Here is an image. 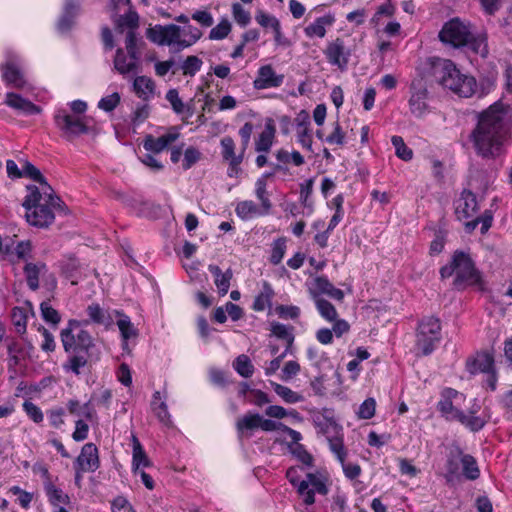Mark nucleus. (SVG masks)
<instances>
[{"instance_id": "1", "label": "nucleus", "mask_w": 512, "mask_h": 512, "mask_svg": "<svg viewBox=\"0 0 512 512\" xmlns=\"http://www.w3.org/2000/svg\"><path fill=\"white\" fill-rule=\"evenodd\" d=\"M512 113L509 105L501 101L482 111V157H497L509 141Z\"/></svg>"}, {"instance_id": "2", "label": "nucleus", "mask_w": 512, "mask_h": 512, "mask_svg": "<svg viewBox=\"0 0 512 512\" xmlns=\"http://www.w3.org/2000/svg\"><path fill=\"white\" fill-rule=\"evenodd\" d=\"M28 191L23 202L27 222L40 228L48 227L55 218L53 209L60 207V198L53 194L51 186H45L43 191L36 186H28Z\"/></svg>"}, {"instance_id": "3", "label": "nucleus", "mask_w": 512, "mask_h": 512, "mask_svg": "<svg viewBox=\"0 0 512 512\" xmlns=\"http://www.w3.org/2000/svg\"><path fill=\"white\" fill-rule=\"evenodd\" d=\"M203 35V32L192 25L184 27L176 24L156 25L148 28L147 38L160 46H168L174 52H180L194 45Z\"/></svg>"}, {"instance_id": "4", "label": "nucleus", "mask_w": 512, "mask_h": 512, "mask_svg": "<svg viewBox=\"0 0 512 512\" xmlns=\"http://www.w3.org/2000/svg\"><path fill=\"white\" fill-rule=\"evenodd\" d=\"M304 467L292 466L286 472L290 484L296 488L297 493L302 497L303 503L311 506L315 503V494L327 495L329 492L330 479L324 470L307 472L305 479L301 478Z\"/></svg>"}, {"instance_id": "5", "label": "nucleus", "mask_w": 512, "mask_h": 512, "mask_svg": "<svg viewBox=\"0 0 512 512\" xmlns=\"http://www.w3.org/2000/svg\"><path fill=\"white\" fill-rule=\"evenodd\" d=\"M440 276L442 279L454 277L452 285L457 290H462L479 280L473 257L463 250L453 252L449 263L441 267Z\"/></svg>"}, {"instance_id": "6", "label": "nucleus", "mask_w": 512, "mask_h": 512, "mask_svg": "<svg viewBox=\"0 0 512 512\" xmlns=\"http://www.w3.org/2000/svg\"><path fill=\"white\" fill-rule=\"evenodd\" d=\"M433 74L440 85L460 97H470L475 92V79L461 74L451 60H437L433 65Z\"/></svg>"}, {"instance_id": "7", "label": "nucleus", "mask_w": 512, "mask_h": 512, "mask_svg": "<svg viewBox=\"0 0 512 512\" xmlns=\"http://www.w3.org/2000/svg\"><path fill=\"white\" fill-rule=\"evenodd\" d=\"M438 38L445 45L454 48L469 47L475 53L477 52V43L471 24L458 17L444 23L439 31Z\"/></svg>"}, {"instance_id": "8", "label": "nucleus", "mask_w": 512, "mask_h": 512, "mask_svg": "<svg viewBox=\"0 0 512 512\" xmlns=\"http://www.w3.org/2000/svg\"><path fill=\"white\" fill-rule=\"evenodd\" d=\"M463 395L453 388H445L441 392V399L438 402V410L447 420H456L469 428L471 431L480 429V421L477 416L465 415L460 410V404L463 401Z\"/></svg>"}, {"instance_id": "9", "label": "nucleus", "mask_w": 512, "mask_h": 512, "mask_svg": "<svg viewBox=\"0 0 512 512\" xmlns=\"http://www.w3.org/2000/svg\"><path fill=\"white\" fill-rule=\"evenodd\" d=\"M87 320H70L67 328L61 331V341L66 352L72 349H79L91 353L95 347L92 336L84 329Z\"/></svg>"}, {"instance_id": "10", "label": "nucleus", "mask_w": 512, "mask_h": 512, "mask_svg": "<svg viewBox=\"0 0 512 512\" xmlns=\"http://www.w3.org/2000/svg\"><path fill=\"white\" fill-rule=\"evenodd\" d=\"M441 325L439 319L435 317H426L418 325L416 334V353L417 355H430L436 348L441 339Z\"/></svg>"}, {"instance_id": "11", "label": "nucleus", "mask_w": 512, "mask_h": 512, "mask_svg": "<svg viewBox=\"0 0 512 512\" xmlns=\"http://www.w3.org/2000/svg\"><path fill=\"white\" fill-rule=\"evenodd\" d=\"M0 71L1 78L8 87L23 89L28 85L23 60L15 52H6Z\"/></svg>"}, {"instance_id": "12", "label": "nucleus", "mask_w": 512, "mask_h": 512, "mask_svg": "<svg viewBox=\"0 0 512 512\" xmlns=\"http://www.w3.org/2000/svg\"><path fill=\"white\" fill-rule=\"evenodd\" d=\"M455 214L463 222L467 232L473 231L480 222L477 196L471 191L464 190L455 202Z\"/></svg>"}, {"instance_id": "13", "label": "nucleus", "mask_w": 512, "mask_h": 512, "mask_svg": "<svg viewBox=\"0 0 512 512\" xmlns=\"http://www.w3.org/2000/svg\"><path fill=\"white\" fill-rule=\"evenodd\" d=\"M54 122L56 127L60 130L61 135L69 141L89 132L84 117L73 115L63 108L56 110Z\"/></svg>"}, {"instance_id": "14", "label": "nucleus", "mask_w": 512, "mask_h": 512, "mask_svg": "<svg viewBox=\"0 0 512 512\" xmlns=\"http://www.w3.org/2000/svg\"><path fill=\"white\" fill-rule=\"evenodd\" d=\"M462 469L463 475L471 480L478 478L479 469L477 460L469 455L463 453L461 450L456 449L452 451L447 462L448 472L451 474H457Z\"/></svg>"}, {"instance_id": "15", "label": "nucleus", "mask_w": 512, "mask_h": 512, "mask_svg": "<svg viewBox=\"0 0 512 512\" xmlns=\"http://www.w3.org/2000/svg\"><path fill=\"white\" fill-rule=\"evenodd\" d=\"M410 92L409 110L414 117L423 118L429 111V106L426 102L428 90L424 80L422 78L414 79L410 85Z\"/></svg>"}, {"instance_id": "16", "label": "nucleus", "mask_w": 512, "mask_h": 512, "mask_svg": "<svg viewBox=\"0 0 512 512\" xmlns=\"http://www.w3.org/2000/svg\"><path fill=\"white\" fill-rule=\"evenodd\" d=\"M100 466L98 449L93 443H86L76 458L75 469H76V481H79L82 477V473L94 472Z\"/></svg>"}, {"instance_id": "17", "label": "nucleus", "mask_w": 512, "mask_h": 512, "mask_svg": "<svg viewBox=\"0 0 512 512\" xmlns=\"http://www.w3.org/2000/svg\"><path fill=\"white\" fill-rule=\"evenodd\" d=\"M308 293L310 298L314 301L317 299H324L322 295L342 301L344 298V292L341 289L336 288L326 276H317L307 283Z\"/></svg>"}, {"instance_id": "18", "label": "nucleus", "mask_w": 512, "mask_h": 512, "mask_svg": "<svg viewBox=\"0 0 512 512\" xmlns=\"http://www.w3.org/2000/svg\"><path fill=\"white\" fill-rule=\"evenodd\" d=\"M324 54L331 65L337 66L341 70L346 69L351 55L350 50L340 38L329 42Z\"/></svg>"}, {"instance_id": "19", "label": "nucleus", "mask_w": 512, "mask_h": 512, "mask_svg": "<svg viewBox=\"0 0 512 512\" xmlns=\"http://www.w3.org/2000/svg\"><path fill=\"white\" fill-rule=\"evenodd\" d=\"M284 82V75L277 74L269 64L261 66L257 71V76L253 81V87L256 90L269 88H278Z\"/></svg>"}, {"instance_id": "20", "label": "nucleus", "mask_w": 512, "mask_h": 512, "mask_svg": "<svg viewBox=\"0 0 512 512\" xmlns=\"http://www.w3.org/2000/svg\"><path fill=\"white\" fill-rule=\"evenodd\" d=\"M295 122L298 143L308 151H312V134L309 114L304 110L300 111L295 118Z\"/></svg>"}, {"instance_id": "21", "label": "nucleus", "mask_w": 512, "mask_h": 512, "mask_svg": "<svg viewBox=\"0 0 512 512\" xmlns=\"http://www.w3.org/2000/svg\"><path fill=\"white\" fill-rule=\"evenodd\" d=\"M180 134L173 128L167 134L160 137L147 135L143 141V147L146 151L153 153H160L165 150L170 144L179 138Z\"/></svg>"}, {"instance_id": "22", "label": "nucleus", "mask_w": 512, "mask_h": 512, "mask_svg": "<svg viewBox=\"0 0 512 512\" xmlns=\"http://www.w3.org/2000/svg\"><path fill=\"white\" fill-rule=\"evenodd\" d=\"M484 382L490 391L496 389L497 373L493 351L482 352V384Z\"/></svg>"}, {"instance_id": "23", "label": "nucleus", "mask_w": 512, "mask_h": 512, "mask_svg": "<svg viewBox=\"0 0 512 512\" xmlns=\"http://www.w3.org/2000/svg\"><path fill=\"white\" fill-rule=\"evenodd\" d=\"M138 60L139 55H131L125 53L123 49H118L114 59V67L122 75L134 73L138 67Z\"/></svg>"}, {"instance_id": "24", "label": "nucleus", "mask_w": 512, "mask_h": 512, "mask_svg": "<svg viewBox=\"0 0 512 512\" xmlns=\"http://www.w3.org/2000/svg\"><path fill=\"white\" fill-rule=\"evenodd\" d=\"M5 103L19 112L26 115L39 114L41 112L40 107L33 104L31 101L24 99L20 95L9 92L6 94Z\"/></svg>"}, {"instance_id": "25", "label": "nucleus", "mask_w": 512, "mask_h": 512, "mask_svg": "<svg viewBox=\"0 0 512 512\" xmlns=\"http://www.w3.org/2000/svg\"><path fill=\"white\" fill-rule=\"evenodd\" d=\"M208 270L214 277V284L217 287L219 295L225 296L229 291L233 277L232 270L229 268L225 272H222V270L214 264H210Z\"/></svg>"}, {"instance_id": "26", "label": "nucleus", "mask_w": 512, "mask_h": 512, "mask_svg": "<svg viewBox=\"0 0 512 512\" xmlns=\"http://www.w3.org/2000/svg\"><path fill=\"white\" fill-rule=\"evenodd\" d=\"M115 313L117 316H119V319L117 320V326L123 340L122 348L124 351H128V340L136 338L138 336V330L134 327L133 323L127 315L119 311H115Z\"/></svg>"}, {"instance_id": "27", "label": "nucleus", "mask_w": 512, "mask_h": 512, "mask_svg": "<svg viewBox=\"0 0 512 512\" xmlns=\"http://www.w3.org/2000/svg\"><path fill=\"white\" fill-rule=\"evenodd\" d=\"M79 4L75 0H66L64 11L58 21V30L60 32H67L74 24V18L78 14Z\"/></svg>"}, {"instance_id": "28", "label": "nucleus", "mask_w": 512, "mask_h": 512, "mask_svg": "<svg viewBox=\"0 0 512 512\" xmlns=\"http://www.w3.org/2000/svg\"><path fill=\"white\" fill-rule=\"evenodd\" d=\"M334 22L332 15H324L318 17L313 23L305 27V35L309 38H323L326 35V27L331 26Z\"/></svg>"}, {"instance_id": "29", "label": "nucleus", "mask_w": 512, "mask_h": 512, "mask_svg": "<svg viewBox=\"0 0 512 512\" xmlns=\"http://www.w3.org/2000/svg\"><path fill=\"white\" fill-rule=\"evenodd\" d=\"M235 213L243 221L265 215L264 209L262 207L259 208L252 200H243L238 202L235 207Z\"/></svg>"}, {"instance_id": "30", "label": "nucleus", "mask_w": 512, "mask_h": 512, "mask_svg": "<svg viewBox=\"0 0 512 512\" xmlns=\"http://www.w3.org/2000/svg\"><path fill=\"white\" fill-rule=\"evenodd\" d=\"M275 126L272 121L269 120L264 127V130L260 133L255 143V150L257 152H268L272 145L275 137Z\"/></svg>"}, {"instance_id": "31", "label": "nucleus", "mask_w": 512, "mask_h": 512, "mask_svg": "<svg viewBox=\"0 0 512 512\" xmlns=\"http://www.w3.org/2000/svg\"><path fill=\"white\" fill-rule=\"evenodd\" d=\"M46 271V265L42 262L27 263L24 267V273L28 287L35 291L39 288V277Z\"/></svg>"}, {"instance_id": "32", "label": "nucleus", "mask_w": 512, "mask_h": 512, "mask_svg": "<svg viewBox=\"0 0 512 512\" xmlns=\"http://www.w3.org/2000/svg\"><path fill=\"white\" fill-rule=\"evenodd\" d=\"M86 312L89 317L87 320L88 324L92 322L99 325L109 326L113 322L111 315L99 304L93 303L89 305L86 309Z\"/></svg>"}, {"instance_id": "33", "label": "nucleus", "mask_w": 512, "mask_h": 512, "mask_svg": "<svg viewBox=\"0 0 512 512\" xmlns=\"http://www.w3.org/2000/svg\"><path fill=\"white\" fill-rule=\"evenodd\" d=\"M222 156L225 160L230 162L231 169H236L242 162L243 153L236 156L234 149L235 143L231 137H224L221 140Z\"/></svg>"}, {"instance_id": "34", "label": "nucleus", "mask_w": 512, "mask_h": 512, "mask_svg": "<svg viewBox=\"0 0 512 512\" xmlns=\"http://www.w3.org/2000/svg\"><path fill=\"white\" fill-rule=\"evenodd\" d=\"M260 414L247 413L236 422V429L240 437L244 436L247 431H253L259 428Z\"/></svg>"}, {"instance_id": "35", "label": "nucleus", "mask_w": 512, "mask_h": 512, "mask_svg": "<svg viewBox=\"0 0 512 512\" xmlns=\"http://www.w3.org/2000/svg\"><path fill=\"white\" fill-rule=\"evenodd\" d=\"M133 86L136 94L140 98L148 99L154 94L155 84L151 78L146 76L136 77Z\"/></svg>"}, {"instance_id": "36", "label": "nucleus", "mask_w": 512, "mask_h": 512, "mask_svg": "<svg viewBox=\"0 0 512 512\" xmlns=\"http://www.w3.org/2000/svg\"><path fill=\"white\" fill-rule=\"evenodd\" d=\"M273 296L274 291L271 285L264 282L261 292L254 300L252 308L255 311H264L267 307L271 306Z\"/></svg>"}, {"instance_id": "37", "label": "nucleus", "mask_w": 512, "mask_h": 512, "mask_svg": "<svg viewBox=\"0 0 512 512\" xmlns=\"http://www.w3.org/2000/svg\"><path fill=\"white\" fill-rule=\"evenodd\" d=\"M255 195L261 203V207L264 209V214H268L272 208V203L269 199L267 192V183L265 176L257 179L255 183Z\"/></svg>"}, {"instance_id": "38", "label": "nucleus", "mask_w": 512, "mask_h": 512, "mask_svg": "<svg viewBox=\"0 0 512 512\" xmlns=\"http://www.w3.org/2000/svg\"><path fill=\"white\" fill-rule=\"evenodd\" d=\"M272 335L275 337L285 340L287 343V350L291 349L294 342L293 328L287 325H284L279 322L271 323L270 329Z\"/></svg>"}, {"instance_id": "39", "label": "nucleus", "mask_w": 512, "mask_h": 512, "mask_svg": "<svg viewBox=\"0 0 512 512\" xmlns=\"http://www.w3.org/2000/svg\"><path fill=\"white\" fill-rule=\"evenodd\" d=\"M150 460L148 459L139 440L133 436V470L137 472L140 467H149Z\"/></svg>"}, {"instance_id": "40", "label": "nucleus", "mask_w": 512, "mask_h": 512, "mask_svg": "<svg viewBox=\"0 0 512 512\" xmlns=\"http://www.w3.org/2000/svg\"><path fill=\"white\" fill-rule=\"evenodd\" d=\"M160 400V392L157 391L153 394V401L151 403L152 409L160 422H162L165 425H169L171 423V420L170 414L167 409V405L164 401Z\"/></svg>"}, {"instance_id": "41", "label": "nucleus", "mask_w": 512, "mask_h": 512, "mask_svg": "<svg viewBox=\"0 0 512 512\" xmlns=\"http://www.w3.org/2000/svg\"><path fill=\"white\" fill-rule=\"evenodd\" d=\"M319 315L327 322H333L338 317V312L334 305L326 299H317L313 301Z\"/></svg>"}, {"instance_id": "42", "label": "nucleus", "mask_w": 512, "mask_h": 512, "mask_svg": "<svg viewBox=\"0 0 512 512\" xmlns=\"http://www.w3.org/2000/svg\"><path fill=\"white\" fill-rule=\"evenodd\" d=\"M271 386L275 393L281 397L286 403L294 404L303 400V397L287 386L271 382Z\"/></svg>"}, {"instance_id": "43", "label": "nucleus", "mask_w": 512, "mask_h": 512, "mask_svg": "<svg viewBox=\"0 0 512 512\" xmlns=\"http://www.w3.org/2000/svg\"><path fill=\"white\" fill-rule=\"evenodd\" d=\"M22 177H28L40 184V191L44 190L45 186H50L46 179L41 174L40 170L28 161H25L22 166Z\"/></svg>"}, {"instance_id": "44", "label": "nucleus", "mask_w": 512, "mask_h": 512, "mask_svg": "<svg viewBox=\"0 0 512 512\" xmlns=\"http://www.w3.org/2000/svg\"><path fill=\"white\" fill-rule=\"evenodd\" d=\"M46 494L50 503L58 508L70 502L69 496L52 484L47 485Z\"/></svg>"}, {"instance_id": "45", "label": "nucleus", "mask_w": 512, "mask_h": 512, "mask_svg": "<svg viewBox=\"0 0 512 512\" xmlns=\"http://www.w3.org/2000/svg\"><path fill=\"white\" fill-rule=\"evenodd\" d=\"M203 61L195 55L188 56L181 64L180 69L184 76L193 77L201 70Z\"/></svg>"}, {"instance_id": "46", "label": "nucleus", "mask_w": 512, "mask_h": 512, "mask_svg": "<svg viewBox=\"0 0 512 512\" xmlns=\"http://www.w3.org/2000/svg\"><path fill=\"white\" fill-rule=\"evenodd\" d=\"M475 117L477 119L475 128L469 135L468 141H466L463 145L468 151L473 150L474 153L478 156L480 155V113H476Z\"/></svg>"}, {"instance_id": "47", "label": "nucleus", "mask_w": 512, "mask_h": 512, "mask_svg": "<svg viewBox=\"0 0 512 512\" xmlns=\"http://www.w3.org/2000/svg\"><path fill=\"white\" fill-rule=\"evenodd\" d=\"M289 451L298 461L302 463V467H312L314 464L313 456L305 449L303 445H289Z\"/></svg>"}, {"instance_id": "48", "label": "nucleus", "mask_w": 512, "mask_h": 512, "mask_svg": "<svg viewBox=\"0 0 512 512\" xmlns=\"http://www.w3.org/2000/svg\"><path fill=\"white\" fill-rule=\"evenodd\" d=\"M313 183V179H308L300 185V201L308 209V216L313 213V203L310 200L313 192Z\"/></svg>"}, {"instance_id": "49", "label": "nucleus", "mask_w": 512, "mask_h": 512, "mask_svg": "<svg viewBox=\"0 0 512 512\" xmlns=\"http://www.w3.org/2000/svg\"><path fill=\"white\" fill-rule=\"evenodd\" d=\"M486 66L488 71L487 76L485 78L482 77V94L490 92L495 87L498 77V70L493 62L486 63Z\"/></svg>"}, {"instance_id": "50", "label": "nucleus", "mask_w": 512, "mask_h": 512, "mask_svg": "<svg viewBox=\"0 0 512 512\" xmlns=\"http://www.w3.org/2000/svg\"><path fill=\"white\" fill-rule=\"evenodd\" d=\"M234 369L245 378L251 377L254 371L253 365L248 356L241 354L233 363Z\"/></svg>"}, {"instance_id": "51", "label": "nucleus", "mask_w": 512, "mask_h": 512, "mask_svg": "<svg viewBox=\"0 0 512 512\" xmlns=\"http://www.w3.org/2000/svg\"><path fill=\"white\" fill-rule=\"evenodd\" d=\"M391 142L395 148L397 157L404 161H409L413 157V151L404 143L401 136H392Z\"/></svg>"}, {"instance_id": "52", "label": "nucleus", "mask_w": 512, "mask_h": 512, "mask_svg": "<svg viewBox=\"0 0 512 512\" xmlns=\"http://www.w3.org/2000/svg\"><path fill=\"white\" fill-rule=\"evenodd\" d=\"M11 318L17 333H25L27 326V315L25 310L20 307L13 308Z\"/></svg>"}, {"instance_id": "53", "label": "nucleus", "mask_w": 512, "mask_h": 512, "mask_svg": "<svg viewBox=\"0 0 512 512\" xmlns=\"http://www.w3.org/2000/svg\"><path fill=\"white\" fill-rule=\"evenodd\" d=\"M286 252V239L285 238H278L273 242L272 245V252L270 256V262L274 265H278Z\"/></svg>"}, {"instance_id": "54", "label": "nucleus", "mask_w": 512, "mask_h": 512, "mask_svg": "<svg viewBox=\"0 0 512 512\" xmlns=\"http://www.w3.org/2000/svg\"><path fill=\"white\" fill-rule=\"evenodd\" d=\"M42 318L53 325H57L61 317L56 309H54L49 301H44L40 305Z\"/></svg>"}, {"instance_id": "55", "label": "nucleus", "mask_w": 512, "mask_h": 512, "mask_svg": "<svg viewBox=\"0 0 512 512\" xmlns=\"http://www.w3.org/2000/svg\"><path fill=\"white\" fill-rule=\"evenodd\" d=\"M231 31V24L227 19H223L219 24L213 27L209 33V39L222 40Z\"/></svg>"}, {"instance_id": "56", "label": "nucleus", "mask_w": 512, "mask_h": 512, "mask_svg": "<svg viewBox=\"0 0 512 512\" xmlns=\"http://www.w3.org/2000/svg\"><path fill=\"white\" fill-rule=\"evenodd\" d=\"M376 409V401L374 398H367L360 406L357 411V416L360 419H370L374 416Z\"/></svg>"}, {"instance_id": "57", "label": "nucleus", "mask_w": 512, "mask_h": 512, "mask_svg": "<svg viewBox=\"0 0 512 512\" xmlns=\"http://www.w3.org/2000/svg\"><path fill=\"white\" fill-rule=\"evenodd\" d=\"M23 410L27 414V416L35 423H41L44 419V415L42 410L35 405L33 402L26 400L23 403Z\"/></svg>"}, {"instance_id": "58", "label": "nucleus", "mask_w": 512, "mask_h": 512, "mask_svg": "<svg viewBox=\"0 0 512 512\" xmlns=\"http://www.w3.org/2000/svg\"><path fill=\"white\" fill-rule=\"evenodd\" d=\"M334 129L331 134H329L325 141L330 145L342 146L345 144V132L342 130L339 122H335L333 124Z\"/></svg>"}, {"instance_id": "59", "label": "nucleus", "mask_w": 512, "mask_h": 512, "mask_svg": "<svg viewBox=\"0 0 512 512\" xmlns=\"http://www.w3.org/2000/svg\"><path fill=\"white\" fill-rule=\"evenodd\" d=\"M329 448L336 456L340 463H343L346 457V450L344 448L343 440L341 438H328Z\"/></svg>"}, {"instance_id": "60", "label": "nucleus", "mask_w": 512, "mask_h": 512, "mask_svg": "<svg viewBox=\"0 0 512 512\" xmlns=\"http://www.w3.org/2000/svg\"><path fill=\"white\" fill-rule=\"evenodd\" d=\"M395 13V7L392 5L391 1H386V3L382 4L378 7L376 13L373 15L371 22L375 25H379L382 16L392 17Z\"/></svg>"}, {"instance_id": "61", "label": "nucleus", "mask_w": 512, "mask_h": 512, "mask_svg": "<svg viewBox=\"0 0 512 512\" xmlns=\"http://www.w3.org/2000/svg\"><path fill=\"white\" fill-rule=\"evenodd\" d=\"M276 313L283 319H297L300 316V308L294 305H279L276 307Z\"/></svg>"}, {"instance_id": "62", "label": "nucleus", "mask_w": 512, "mask_h": 512, "mask_svg": "<svg viewBox=\"0 0 512 512\" xmlns=\"http://www.w3.org/2000/svg\"><path fill=\"white\" fill-rule=\"evenodd\" d=\"M120 102V95L117 92H114L106 97H103L99 103L98 107L106 112L113 111Z\"/></svg>"}, {"instance_id": "63", "label": "nucleus", "mask_w": 512, "mask_h": 512, "mask_svg": "<svg viewBox=\"0 0 512 512\" xmlns=\"http://www.w3.org/2000/svg\"><path fill=\"white\" fill-rule=\"evenodd\" d=\"M166 99L171 104L172 109L175 113L180 114L184 112L185 105L180 99L178 91L176 89H170L166 93Z\"/></svg>"}, {"instance_id": "64", "label": "nucleus", "mask_w": 512, "mask_h": 512, "mask_svg": "<svg viewBox=\"0 0 512 512\" xmlns=\"http://www.w3.org/2000/svg\"><path fill=\"white\" fill-rule=\"evenodd\" d=\"M232 12H233V16H234V19L235 21L242 25V26H246L249 22H250V14L248 11H246L241 4L239 3H234L232 5Z\"/></svg>"}]
</instances>
